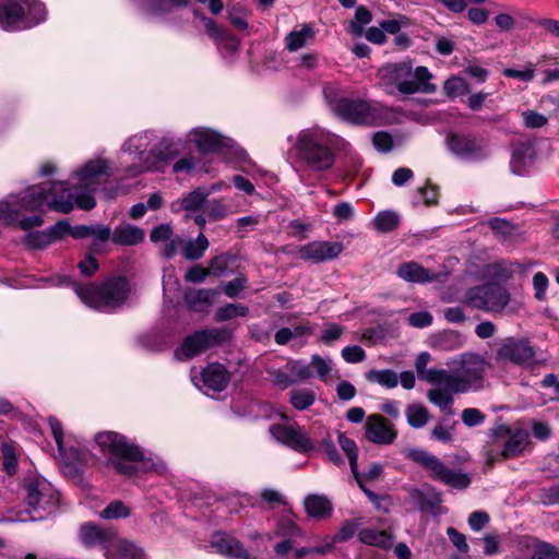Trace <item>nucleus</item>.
I'll return each mask as SVG.
<instances>
[{"label":"nucleus","instance_id":"f257e3e1","mask_svg":"<svg viewBox=\"0 0 559 559\" xmlns=\"http://www.w3.org/2000/svg\"><path fill=\"white\" fill-rule=\"evenodd\" d=\"M108 165L104 159L90 160L76 171L78 186L73 191L64 182L43 183L31 187L20 202H0V223L15 225L21 210L38 211L47 206L60 213H70L74 205L82 210H91L96 202L93 192L100 178L107 174Z\"/></svg>","mask_w":559,"mask_h":559},{"label":"nucleus","instance_id":"f03ea898","mask_svg":"<svg viewBox=\"0 0 559 559\" xmlns=\"http://www.w3.org/2000/svg\"><path fill=\"white\" fill-rule=\"evenodd\" d=\"M487 367L481 356L472 353L463 354L460 358V368L454 371L447 370L442 385L428 391L429 402L441 412L453 415V395L483 389Z\"/></svg>","mask_w":559,"mask_h":559},{"label":"nucleus","instance_id":"7ed1b4c3","mask_svg":"<svg viewBox=\"0 0 559 559\" xmlns=\"http://www.w3.org/2000/svg\"><path fill=\"white\" fill-rule=\"evenodd\" d=\"M292 146L287 156L293 163L311 171H325L335 163V135L319 126L300 130L295 140L289 138Z\"/></svg>","mask_w":559,"mask_h":559},{"label":"nucleus","instance_id":"20e7f679","mask_svg":"<svg viewBox=\"0 0 559 559\" xmlns=\"http://www.w3.org/2000/svg\"><path fill=\"white\" fill-rule=\"evenodd\" d=\"M378 76L388 94H431L437 91V86L430 82L432 74L428 68H414L409 59L384 64L379 69Z\"/></svg>","mask_w":559,"mask_h":559},{"label":"nucleus","instance_id":"39448f33","mask_svg":"<svg viewBox=\"0 0 559 559\" xmlns=\"http://www.w3.org/2000/svg\"><path fill=\"white\" fill-rule=\"evenodd\" d=\"M331 110L354 124L382 126L390 122L393 109L361 98H338L330 103Z\"/></svg>","mask_w":559,"mask_h":559},{"label":"nucleus","instance_id":"423d86ee","mask_svg":"<svg viewBox=\"0 0 559 559\" xmlns=\"http://www.w3.org/2000/svg\"><path fill=\"white\" fill-rule=\"evenodd\" d=\"M79 298L88 307L102 310H114L127 300L130 286L124 277H115L106 281L103 285L90 284L80 286L72 283Z\"/></svg>","mask_w":559,"mask_h":559},{"label":"nucleus","instance_id":"0eeeda50","mask_svg":"<svg viewBox=\"0 0 559 559\" xmlns=\"http://www.w3.org/2000/svg\"><path fill=\"white\" fill-rule=\"evenodd\" d=\"M95 442L109 466L124 475H131L134 472L133 463L141 459L142 453L122 435L114 431L99 432L95 437Z\"/></svg>","mask_w":559,"mask_h":559},{"label":"nucleus","instance_id":"6e6552de","mask_svg":"<svg viewBox=\"0 0 559 559\" xmlns=\"http://www.w3.org/2000/svg\"><path fill=\"white\" fill-rule=\"evenodd\" d=\"M406 456L425 469L429 478L450 488L464 490L472 483L469 474L448 467L438 456L424 449H411Z\"/></svg>","mask_w":559,"mask_h":559},{"label":"nucleus","instance_id":"1a4fd4ad","mask_svg":"<svg viewBox=\"0 0 559 559\" xmlns=\"http://www.w3.org/2000/svg\"><path fill=\"white\" fill-rule=\"evenodd\" d=\"M509 301V292L498 284L473 287L466 294V302L469 306L487 312H502Z\"/></svg>","mask_w":559,"mask_h":559},{"label":"nucleus","instance_id":"9d476101","mask_svg":"<svg viewBox=\"0 0 559 559\" xmlns=\"http://www.w3.org/2000/svg\"><path fill=\"white\" fill-rule=\"evenodd\" d=\"M228 333L224 329L202 330L187 336L176 350L179 359L192 358L205 349L224 342Z\"/></svg>","mask_w":559,"mask_h":559},{"label":"nucleus","instance_id":"9b49d317","mask_svg":"<svg viewBox=\"0 0 559 559\" xmlns=\"http://www.w3.org/2000/svg\"><path fill=\"white\" fill-rule=\"evenodd\" d=\"M447 143L453 154L468 162H478L489 155L485 141L475 136L451 134Z\"/></svg>","mask_w":559,"mask_h":559},{"label":"nucleus","instance_id":"f8f14e48","mask_svg":"<svg viewBox=\"0 0 559 559\" xmlns=\"http://www.w3.org/2000/svg\"><path fill=\"white\" fill-rule=\"evenodd\" d=\"M26 501L29 508L33 510L37 509H49L58 502V492L44 478H32L25 484Z\"/></svg>","mask_w":559,"mask_h":559},{"label":"nucleus","instance_id":"ddd939ff","mask_svg":"<svg viewBox=\"0 0 559 559\" xmlns=\"http://www.w3.org/2000/svg\"><path fill=\"white\" fill-rule=\"evenodd\" d=\"M150 142L148 134L142 133L131 136L123 145L124 151L129 152V154L138 155L141 162L136 173L160 169L165 164V160L153 151L146 154Z\"/></svg>","mask_w":559,"mask_h":559},{"label":"nucleus","instance_id":"4468645a","mask_svg":"<svg viewBox=\"0 0 559 559\" xmlns=\"http://www.w3.org/2000/svg\"><path fill=\"white\" fill-rule=\"evenodd\" d=\"M270 538L278 537L274 551L280 558H288V555L304 537L302 530L289 518H283L277 522L276 528Z\"/></svg>","mask_w":559,"mask_h":559},{"label":"nucleus","instance_id":"2eb2a0df","mask_svg":"<svg viewBox=\"0 0 559 559\" xmlns=\"http://www.w3.org/2000/svg\"><path fill=\"white\" fill-rule=\"evenodd\" d=\"M209 246L210 242L202 233L194 240L177 236L165 246L163 253L166 258H171L180 251L187 260L193 261L201 259Z\"/></svg>","mask_w":559,"mask_h":559},{"label":"nucleus","instance_id":"dca6fc26","mask_svg":"<svg viewBox=\"0 0 559 559\" xmlns=\"http://www.w3.org/2000/svg\"><path fill=\"white\" fill-rule=\"evenodd\" d=\"M365 437L371 443L389 445L395 441L397 431L388 418L380 414H371L365 421Z\"/></svg>","mask_w":559,"mask_h":559},{"label":"nucleus","instance_id":"f3484780","mask_svg":"<svg viewBox=\"0 0 559 559\" xmlns=\"http://www.w3.org/2000/svg\"><path fill=\"white\" fill-rule=\"evenodd\" d=\"M193 383L205 394L222 392L226 389L229 377L221 364L207 365L199 376H192Z\"/></svg>","mask_w":559,"mask_h":559},{"label":"nucleus","instance_id":"a211bd4d","mask_svg":"<svg viewBox=\"0 0 559 559\" xmlns=\"http://www.w3.org/2000/svg\"><path fill=\"white\" fill-rule=\"evenodd\" d=\"M343 251L341 242L333 241H311L298 249L300 259L311 263H323L337 258Z\"/></svg>","mask_w":559,"mask_h":559},{"label":"nucleus","instance_id":"6ab92c4d","mask_svg":"<svg viewBox=\"0 0 559 559\" xmlns=\"http://www.w3.org/2000/svg\"><path fill=\"white\" fill-rule=\"evenodd\" d=\"M270 432L277 441L294 449L295 451L307 453L313 449L311 440L299 427L272 425L270 427Z\"/></svg>","mask_w":559,"mask_h":559},{"label":"nucleus","instance_id":"aec40b11","mask_svg":"<svg viewBox=\"0 0 559 559\" xmlns=\"http://www.w3.org/2000/svg\"><path fill=\"white\" fill-rule=\"evenodd\" d=\"M334 549V539L329 535H313L307 539V545L296 546L285 559H323Z\"/></svg>","mask_w":559,"mask_h":559},{"label":"nucleus","instance_id":"412c9836","mask_svg":"<svg viewBox=\"0 0 559 559\" xmlns=\"http://www.w3.org/2000/svg\"><path fill=\"white\" fill-rule=\"evenodd\" d=\"M334 549V539L329 535H313L307 539V545L296 546L285 559H323Z\"/></svg>","mask_w":559,"mask_h":559},{"label":"nucleus","instance_id":"4be33fe9","mask_svg":"<svg viewBox=\"0 0 559 559\" xmlns=\"http://www.w3.org/2000/svg\"><path fill=\"white\" fill-rule=\"evenodd\" d=\"M497 356L502 360L524 365L533 361L535 350L527 340L510 337L502 342L497 352Z\"/></svg>","mask_w":559,"mask_h":559},{"label":"nucleus","instance_id":"5701e85b","mask_svg":"<svg viewBox=\"0 0 559 559\" xmlns=\"http://www.w3.org/2000/svg\"><path fill=\"white\" fill-rule=\"evenodd\" d=\"M211 545L223 556L231 559H258V555L245 549L241 542L231 535L217 533L213 535Z\"/></svg>","mask_w":559,"mask_h":559},{"label":"nucleus","instance_id":"b1692460","mask_svg":"<svg viewBox=\"0 0 559 559\" xmlns=\"http://www.w3.org/2000/svg\"><path fill=\"white\" fill-rule=\"evenodd\" d=\"M0 26L5 31L26 28L22 0H2L0 2Z\"/></svg>","mask_w":559,"mask_h":559},{"label":"nucleus","instance_id":"393cba45","mask_svg":"<svg viewBox=\"0 0 559 559\" xmlns=\"http://www.w3.org/2000/svg\"><path fill=\"white\" fill-rule=\"evenodd\" d=\"M68 228V222L59 221L53 226L43 230L29 233L24 237V243L32 249H41L62 238V231Z\"/></svg>","mask_w":559,"mask_h":559},{"label":"nucleus","instance_id":"a878e982","mask_svg":"<svg viewBox=\"0 0 559 559\" xmlns=\"http://www.w3.org/2000/svg\"><path fill=\"white\" fill-rule=\"evenodd\" d=\"M105 556L107 559H146L142 549L117 537L105 546Z\"/></svg>","mask_w":559,"mask_h":559},{"label":"nucleus","instance_id":"bb28decb","mask_svg":"<svg viewBox=\"0 0 559 559\" xmlns=\"http://www.w3.org/2000/svg\"><path fill=\"white\" fill-rule=\"evenodd\" d=\"M188 139L190 142L194 143L201 152H214L225 145L219 134L206 128L193 129L188 134Z\"/></svg>","mask_w":559,"mask_h":559},{"label":"nucleus","instance_id":"cd10ccee","mask_svg":"<svg viewBox=\"0 0 559 559\" xmlns=\"http://www.w3.org/2000/svg\"><path fill=\"white\" fill-rule=\"evenodd\" d=\"M429 360V353L421 352L415 360L416 372L421 380L435 385V388H440L442 385L443 378L447 377V370L437 368L427 369Z\"/></svg>","mask_w":559,"mask_h":559},{"label":"nucleus","instance_id":"c85d7f7f","mask_svg":"<svg viewBox=\"0 0 559 559\" xmlns=\"http://www.w3.org/2000/svg\"><path fill=\"white\" fill-rule=\"evenodd\" d=\"M397 275L404 281L412 283H427L437 278V274L427 270L416 262H406L399 266Z\"/></svg>","mask_w":559,"mask_h":559},{"label":"nucleus","instance_id":"c756f323","mask_svg":"<svg viewBox=\"0 0 559 559\" xmlns=\"http://www.w3.org/2000/svg\"><path fill=\"white\" fill-rule=\"evenodd\" d=\"M533 263L523 264L518 261H500L488 265V273L499 280L508 281L513 277L514 274H523Z\"/></svg>","mask_w":559,"mask_h":559},{"label":"nucleus","instance_id":"7c9ffc66","mask_svg":"<svg viewBox=\"0 0 559 559\" xmlns=\"http://www.w3.org/2000/svg\"><path fill=\"white\" fill-rule=\"evenodd\" d=\"M115 537L116 536L110 532L90 523L82 525L80 531V538L87 547L99 545L105 549V546L109 544V540H114Z\"/></svg>","mask_w":559,"mask_h":559},{"label":"nucleus","instance_id":"2f4dec72","mask_svg":"<svg viewBox=\"0 0 559 559\" xmlns=\"http://www.w3.org/2000/svg\"><path fill=\"white\" fill-rule=\"evenodd\" d=\"M216 295L215 289H189L185 294V301L193 311H207Z\"/></svg>","mask_w":559,"mask_h":559},{"label":"nucleus","instance_id":"473e14b6","mask_svg":"<svg viewBox=\"0 0 559 559\" xmlns=\"http://www.w3.org/2000/svg\"><path fill=\"white\" fill-rule=\"evenodd\" d=\"M59 455L66 475L76 476L83 471L85 456L79 449L71 447L67 450L63 445V452H59Z\"/></svg>","mask_w":559,"mask_h":559},{"label":"nucleus","instance_id":"72a5a7b5","mask_svg":"<svg viewBox=\"0 0 559 559\" xmlns=\"http://www.w3.org/2000/svg\"><path fill=\"white\" fill-rule=\"evenodd\" d=\"M144 231L135 226L122 224L115 228L111 240L120 246H134L143 241Z\"/></svg>","mask_w":559,"mask_h":559},{"label":"nucleus","instance_id":"f704fd0d","mask_svg":"<svg viewBox=\"0 0 559 559\" xmlns=\"http://www.w3.org/2000/svg\"><path fill=\"white\" fill-rule=\"evenodd\" d=\"M314 28L311 24L305 23L299 29H294L285 37V47L289 51H297L314 37Z\"/></svg>","mask_w":559,"mask_h":559},{"label":"nucleus","instance_id":"c9c22d12","mask_svg":"<svg viewBox=\"0 0 559 559\" xmlns=\"http://www.w3.org/2000/svg\"><path fill=\"white\" fill-rule=\"evenodd\" d=\"M305 509L309 516L323 519L331 514L332 503L323 495H309L305 499Z\"/></svg>","mask_w":559,"mask_h":559},{"label":"nucleus","instance_id":"e433bc0d","mask_svg":"<svg viewBox=\"0 0 559 559\" xmlns=\"http://www.w3.org/2000/svg\"><path fill=\"white\" fill-rule=\"evenodd\" d=\"M530 443V436L526 431L518 430L512 433L501 452L503 459H511L520 455Z\"/></svg>","mask_w":559,"mask_h":559},{"label":"nucleus","instance_id":"4c0bfd02","mask_svg":"<svg viewBox=\"0 0 559 559\" xmlns=\"http://www.w3.org/2000/svg\"><path fill=\"white\" fill-rule=\"evenodd\" d=\"M24 19L26 28L33 27L46 20L45 5L37 0H24Z\"/></svg>","mask_w":559,"mask_h":559},{"label":"nucleus","instance_id":"58836bf2","mask_svg":"<svg viewBox=\"0 0 559 559\" xmlns=\"http://www.w3.org/2000/svg\"><path fill=\"white\" fill-rule=\"evenodd\" d=\"M359 539L361 543L388 549L392 546V536L385 531H378L374 528H364L359 532Z\"/></svg>","mask_w":559,"mask_h":559},{"label":"nucleus","instance_id":"ea45409f","mask_svg":"<svg viewBox=\"0 0 559 559\" xmlns=\"http://www.w3.org/2000/svg\"><path fill=\"white\" fill-rule=\"evenodd\" d=\"M209 195V192L204 191L201 188H198L190 192L187 197L182 198L181 200L177 201L173 204L174 211L178 210H185V211H197L200 210L206 198Z\"/></svg>","mask_w":559,"mask_h":559},{"label":"nucleus","instance_id":"a19ab883","mask_svg":"<svg viewBox=\"0 0 559 559\" xmlns=\"http://www.w3.org/2000/svg\"><path fill=\"white\" fill-rule=\"evenodd\" d=\"M532 163V147L530 145H522L514 148L510 162V167L513 174L524 175L527 166Z\"/></svg>","mask_w":559,"mask_h":559},{"label":"nucleus","instance_id":"79ce46f5","mask_svg":"<svg viewBox=\"0 0 559 559\" xmlns=\"http://www.w3.org/2000/svg\"><path fill=\"white\" fill-rule=\"evenodd\" d=\"M432 346L439 350L451 352L463 346V338L459 332L445 331L433 337Z\"/></svg>","mask_w":559,"mask_h":559},{"label":"nucleus","instance_id":"37998d69","mask_svg":"<svg viewBox=\"0 0 559 559\" xmlns=\"http://www.w3.org/2000/svg\"><path fill=\"white\" fill-rule=\"evenodd\" d=\"M310 365L314 368L318 378L324 382L330 378H340L337 371L333 369L332 360L329 358H324L318 354L312 355Z\"/></svg>","mask_w":559,"mask_h":559},{"label":"nucleus","instance_id":"c03bdc74","mask_svg":"<svg viewBox=\"0 0 559 559\" xmlns=\"http://www.w3.org/2000/svg\"><path fill=\"white\" fill-rule=\"evenodd\" d=\"M407 423L411 427L419 429L429 420L428 409L421 404H411L405 411Z\"/></svg>","mask_w":559,"mask_h":559},{"label":"nucleus","instance_id":"a18cd8bd","mask_svg":"<svg viewBox=\"0 0 559 559\" xmlns=\"http://www.w3.org/2000/svg\"><path fill=\"white\" fill-rule=\"evenodd\" d=\"M366 379L369 382H376L388 389H393L399 383L397 374L391 369L369 370L366 373Z\"/></svg>","mask_w":559,"mask_h":559},{"label":"nucleus","instance_id":"49530a36","mask_svg":"<svg viewBox=\"0 0 559 559\" xmlns=\"http://www.w3.org/2000/svg\"><path fill=\"white\" fill-rule=\"evenodd\" d=\"M399 215L393 211H381L372 221L373 227L380 233H389L399 226Z\"/></svg>","mask_w":559,"mask_h":559},{"label":"nucleus","instance_id":"de8ad7c7","mask_svg":"<svg viewBox=\"0 0 559 559\" xmlns=\"http://www.w3.org/2000/svg\"><path fill=\"white\" fill-rule=\"evenodd\" d=\"M372 21L371 12L364 5L356 8L355 16L349 23L350 33L355 37H360L364 34L365 26Z\"/></svg>","mask_w":559,"mask_h":559},{"label":"nucleus","instance_id":"09e8293b","mask_svg":"<svg viewBox=\"0 0 559 559\" xmlns=\"http://www.w3.org/2000/svg\"><path fill=\"white\" fill-rule=\"evenodd\" d=\"M338 444L343 452L347 455L353 475L358 477V449L355 441L345 435L340 433Z\"/></svg>","mask_w":559,"mask_h":559},{"label":"nucleus","instance_id":"8fccbe9b","mask_svg":"<svg viewBox=\"0 0 559 559\" xmlns=\"http://www.w3.org/2000/svg\"><path fill=\"white\" fill-rule=\"evenodd\" d=\"M290 404L298 411L308 409L316 402V393L310 389H297L290 392Z\"/></svg>","mask_w":559,"mask_h":559},{"label":"nucleus","instance_id":"3c124183","mask_svg":"<svg viewBox=\"0 0 559 559\" xmlns=\"http://www.w3.org/2000/svg\"><path fill=\"white\" fill-rule=\"evenodd\" d=\"M443 91L448 97L455 98L467 94L469 85L464 79L453 75L444 82Z\"/></svg>","mask_w":559,"mask_h":559},{"label":"nucleus","instance_id":"603ef678","mask_svg":"<svg viewBox=\"0 0 559 559\" xmlns=\"http://www.w3.org/2000/svg\"><path fill=\"white\" fill-rule=\"evenodd\" d=\"M311 365L304 360H290L286 365L287 371L292 374L295 382L307 381L312 378Z\"/></svg>","mask_w":559,"mask_h":559},{"label":"nucleus","instance_id":"864d4df0","mask_svg":"<svg viewBox=\"0 0 559 559\" xmlns=\"http://www.w3.org/2000/svg\"><path fill=\"white\" fill-rule=\"evenodd\" d=\"M249 312L248 307L242 305L227 304L217 309L215 317L216 320L227 321L236 317H246Z\"/></svg>","mask_w":559,"mask_h":559},{"label":"nucleus","instance_id":"5fc2aeb1","mask_svg":"<svg viewBox=\"0 0 559 559\" xmlns=\"http://www.w3.org/2000/svg\"><path fill=\"white\" fill-rule=\"evenodd\" d=\"M488 225L498 237L504 240L510 239L518 231V228L514 225L499 217L491 218L488 222Z\"/></svg>","mask_w":559,"mask_h":559},{"label":"nucleus","instance_id":"6e6d98bb","mask_svg":"<svg viewBox=\"0 0 559 559\" xmlns=\"http://www.w3.org/2000/svg\"><path fill=\"white\" fill-rule=\"evenodd\" d=\"M1 453L3 459V469L9 475L15 474L17 468V457L14 445L11 443H3L1 447Z\"/></svg>","mask_w":559,"mask_h":559},{"label":"nucleus","instance_id":"4d7b16f0","mask_svg":"<svg viewBox=\"0 0 559 559\" xmlns=\"http://www.w3.org/2000/svg\"><path fill=\"white\" fill-rule=\"evenodd\" d=\"M231 255L222 253L212 258L209 262L210 273L216 277L222 276L229 267Z\"/></svg>","mask_w":559,"mask_h":559},{"label":"nucleus","instance_id":"13d9d810","mask_svg":"<svg viewBox=\"0 0 559 559\" xmlns=\"http://www.w3.org/2000/svg\"><path fill=\"white\" fill-rule=\"evenodd\" d=\"M523 124L527 129H537L545 127L548 123V118L535 110H524L521 114Z\"/></svg>","mask_w":559,"mask_h":559},{"label":"nucleus","instance_id":"bf43d9fd","mask_svg":"<svg viewBox=\"0 0 559 559\" xmlns=\"http://www.w3.org/2000/svg\"><path fill=\"white\" fill-rule=\"evenodd\" d=\"M344 331H345L344 326H342L340 324H336V323L326 324L321 333L319 341L325 345H332L334 342H336L337 340L341 338Z\"/></svg>","mask_w":559,"mask_h":559},{"label":"nucleus","instance_id":"052dcab7","mask_svg":"<svg viewBox=\"0 0 559 559\" xmlns=\"http://www.w3.org/2000/svg\"><path fill=\"white\" fill-rule=\"evenodd\" d=\"M532 559H559V549L549 543L536 545Z\"/></svg>","mask_w":559,"mask_h":559},{"label":"nucleus","instance_id":"680f3d73","mask_svg":"<svg viewBox=\"0 0 559 559\" xmlns=\"http://www.w3.org/2000/svg\"><path fill=\"white\" fill-rule=\"evenodd\" d=\"M129 515L128 508L120 501H115L110 503L108 507H106L102 512L100 516L103 519H119V518H126Z\"/></svg>","mask_w":559,"mask_h":559},{"label":"nucleus","instance_id":"e2e57ef3","mask_svg":"<svg viewBox=\"0 0 559 559\" xmlns=\"http://www.w3.org/2000/svg\"><path fill=\"white\" fill-rule=\"evenodd\" d=\"M342 358L348 364H358L365 360L366 352L358 345L346 346L342 349Z\"/></svg>","mask_w":559,"mask_h":559},{"label":"nucleus","instance_id":"0e129e2a","mask_svg":"<svg viewBox=\"0 0 559 559\" xmlns=\"http://www.w3.org/2000/svg\"><path fill=\"white\" fill-rule=\"evenodd\" d=\"M549 281L545 273L537 272L533 276V287H534V296L537 300L542 301L546 298V290L548 287Z\"/></svg>","mask_w":559,"mask_h":559},{"label":"nucleus","instance_id":"69168bd1","mask_svg":"<svg viewBox=\"0 0 559 559\" xmlns=\"http://www.w3.org/2000/svg\"><path fill=\"white\" fill-rule=\"evenodd\" d=\"M372 143H373V146L379 152H383V153L390 152L393 147V139H392L391 134L385 131L376 132L372 138Z\"/></svg>","mask_w":559,"mask_h":559},{"label":"nucleus","instance_id":"338daca9","mask_svg":"<svg viewBox=\"0 0 559 559\" xmlns=\"http://www.w3.org/2000/svg\"><path fill=\"white\" fill-rule=\"evenodd\" d=\"M462 421L468 427L480 425L485 420L484 414L477 408H465L461 415Z\"/></svg>","mask_w":559,"mask_h":559},{"label":"nucleus","instance_id":"774afa93","mask_svg":"<svg viewBox=\"0 0 559 559\" xmlns=\"http://www.w3.org/2000/svg\"><path fill=\"white\" fill-rule=\"evenodd\" d=\"M247 285V278L243 275H239L236 278L229 281L223 288L224 293L233 298L236 297Z\"/></svg>","mask_w":559,"mask_h":559}]
</instances>
